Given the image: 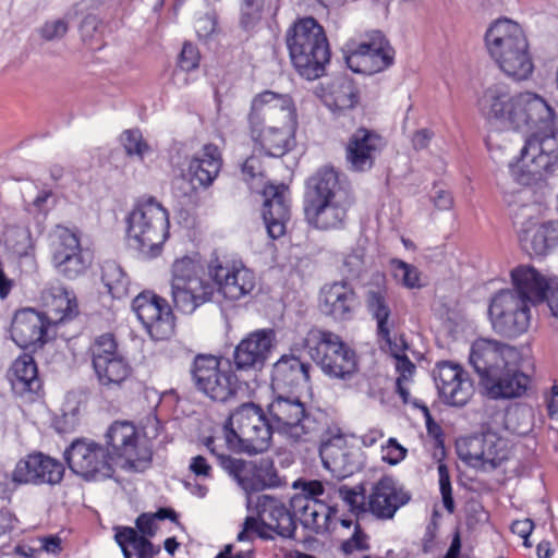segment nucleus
<instances>
[{"label": "nucleus", "mask_w": 558, "mask_h": 558, "mask_svg": "<svg viewBox=\"0 0 558 558\" xmlns=\"http://www.w3.org/2000/svg\"><path fill=\"white\" fill-rule=\"evenodd\" d=\"M272 329H257L248 333L234 349L233 360L236 369L262 368L275 345Z\"/></svg>", "instance_id": "7c9ffc66"}, {"label": "nucleus", "mask_w": 558, "mask_h": 558, "mask_svg": "<svg viewBox=\"0 0 558 558\" xmlns=\"http://www.w3.org/2000/svg\"><path fill=\"white\" fill-rule=\"evenodd\" d=\"M434 380L442 401L449 405L466 404L473 393V384L469 374L452 362H439L434 372Z\"/></svg>", "instance_id": "a878e982"}, {"label": "nucleus", "mask_w": 558, "mask_h": 558, "mask_svg": "<svg viewBox=\"0 0 558 558\" xmlns=\"http://www.w3.org/2000/svg\"><path fill=\"white\" fill-rule=\"evenodd\" d=\"M201 274L203 264L198 253L177 259V310L183 314H192L214 294V284Z\"/></svg>", "instance_id": "ddd939ff"}, {"label": "nucleus", "mask_w": 558, "mask_h": 558, "mask_svg": "<svg viewBox=\"0 0 558 558\" xmlns=\"http://www.w3.org/2000/svg\"><path fill=\"white\" fill-rule=\"evenodd\" d=\"M126 235L133 247L147 257L161 253L169 238V213L154 197L143 196L136 199L125 218Z\"/></svg>", "instance_id": "0eeeda50"}, {"label": "nucleus", "mask_w": 558, "mask_h": 558, "mask_svg": "<svg viewBox=\"0 0 558 558\" xmlns=\"http://www.w3.org/2000/svg\"><path fill=\"white\" fill-rule=\"evenodd\" d=\"M459 454L462 460L473 468L493 471L510 460L511 448L505 438L488 432L469 438L464 448L459 447Z\"/></svg>", "instance_id": "412c9836"}, {"label": "nucleus", "mask_w": 558, "mask_h": 558, "mask_svg": "<svg viewBox=\"0 0 558 558\" xmlns=\"http://www.w3.org/2000/svg\"><path fill=\"white\" fill-rule=\"evenodd\" d=\"M391 268L395 279L400 281L408 289H415L421 287L420 271L411 264L401 259H392Z\"/></svg>", "instance_id": "5fc2aeb1"}, {"label": "nucleus", "mask_w": 558, "mask_h": 558, "mask_svg": "<svg viewBox=\"0 0 558 558\" xmlns=\"http://www.w3.org/2000/svg\"><path fill=\"white\" fill-rule=\"evenodd\" d=\"M162 429L155 410L149 409L140 427L126 420L112 422L104 434L107 452L113 465L124 470L144 471L151 462L150 440Z\"/></svg>", "instance_id": "7ed1b4c3"}, {"label": "nucleus", "mask_w": 558, "mask_h": 558, "mask_svg": "<svg viewBox=\"0 0 558 558\" xmlns=\"http://www.w3.org/2000/svg\"><path fill=\"white\" fill-rule=\"evenodd\" d=\"M48 250L54 270L66 279H76L88 268L77 230L54 226L48 234Z\"/></svg>", "instance_id": "4468645a"}, {"label": "nucleus", "mask_w": 558, "mask_h": 558, "mask_svg": "<svg viewBox=\"0 0 558 558\" xmlns=\"http://www.w3.org/2000/svg\"><path fill=\"white\" fill-rule=\"evenodd\" d=\"M166 520L174 522V510L172 508H159L156 512H144L136 518L135 530L146 537H153Z\"/></svg>", "instance_id": "603ef678"}, {"label": "nucleus", "mask_w": 558, "mask_h": 558, "mask_svg": "<svg viewBox=\"0 0 558 558\" xmlns=\"http://www.w3.org/2000/svg\"><path fill=\"white\" fill-rule=\"evenodd\" d=\"M353 203L351 189L340 177H308L305 181L304 218L314 229H342Z\"/></svg>", "instance_id": "20e7f679"}, {"label": "nucleus", "mask_w": 558, "mask_h": 558, "mask_svg": "<svg viewBox=\"0 0 558 558\" xmlns=\"http://www.w3.org/2000/svg\"><path fill=\"white\" fill-rule=\"evenodd\" d=\"M114 538L124 558H154L160 550L159 547H154L148 537L131 526L117 527Z\"/></svg>", "instance_id": "a18cd8bd"}, {"label": "nucleus", "mask_w": 558, "mask_h": 558, "mask_svg": "<svg viewBox=\"0 0 558 558\" xmlns=\"http://www.w3.org/2000/svg\"><path fill=\"white\" fill-rule=\"evenodd\" d=\"M359 305V299L347 280L325 286L322 290V312L336 320H349Z\"/></svg>", "instance_id": "f704fd0d"}, {"label": "nucleus", "mask_w": 558, "mask_h": 558, "mask_svg": "<svg viewBox=\"0 0 558 558\" xmlns=\"http://www.w3.org/2000/svg\"><path fill=\"white\" fill-rule=\"evenodd\" d=\"M87 354L100 387L108 390L122 389L133 377V368L113 333L97 336L90 342Z\"/></svg>", "instance_id": "9d476101"}, {"label": "nucleus", "mask_w": 558, "mask_h": 558, "mask_svg": "<svg viewBox=\"0 0 558 558\" xmlns=\"http://www.w3.org/2000/svg\"><path fill=\"white\" fill-rule=\"evenodd\" d=\"M393 58V48L380 32L375 31L368 41L361 43L345 57V62L353 72L372 74L389 68Z\"/></svg>", "instance_id": "5701e85b"}, {"label": "nucleus", "mask_w": 558, "mask_h": 558, "mask_svg": "<svg viewBox=\"0 0 558 558\" xmlns=\"http://www.w3.org/2000/svg\"><path fill=\"white\" fill-rule=\"evenodd\" d=\"M256 514L263 524L282 538H293L296 524L286 504L270 495H260L255 504Z\"/></svg>", "instance_id": "72a5a7b5"}, {"label": "nucleus", "mask_w": 558, "mask_h": 558, "mask_svg": "<svg viewBox=\"0 0 558 558\" xmlns=\"http://www.w3.org/2000/svg\"><path fill=\"white\" fill-rule=\"evenodd\" d=\"M291 62L308 81L322 77L330 61V48L324 28L314 17L296 21L286 35Z\"/></svg>", "instance_id": "39448f33"}, {"label": "nucleus", "mask_w": 558, "mask_h": 558, "mask_svg": "<svg viewBox=\"0 0 558 558\" xmlns=\"http://www.w3.org/2000/svg\"><path fill=\"white\" fill-rule=\"evenodd\" d=\"M512 99L509 87L506 84L496 83L483 90L477 99V108L488 123L506 126Z\"/></svg>", "instance_id": "58836bf2"}, {"label": "nucleus", "mask_w": 558, "mask_h": 558, "mask_svg": "<svg viewBox=\"0 0 558 558\" xmlns=\"http://www.w3.org/2000/svg\"><path fill=\"white\" fill-rule=\"evenodd\" d=\"M222 470L246 493L258 492L279 484L277 472L271 462L257 465L243 459L222 460Z\"/></svg>", "instance_id": "bb28decb"}, {"label": "nucleus", "mask_w": 558, "mask_h": 558, "mask_svg": "<svg viewBox=\"0 0 558 558\" xmlns=\"http://www.w3.org/2000/svg\"><path fill=\"white\" fill-rule=\"evenodd\" d=\"M114 538L124 558H154L160 550L159 547H154L148 537L131 526L117 527Z\"/></svg>", "instance_id": "49530a36"}, {"label": "nucleus", "mask_w": 558, "mask_h": 558, "mask_svg": "<svg viewBox=\"0 0 558 558\" xmlns=\"http://www.w3.org/2000/svg\"><path fill=\"white\" fill-rule=\"evenodd\" d=\"M369 265L365 250L359 246L344 256L341 271L347 279L357 280L368 270Z\"/></svg>", "instance_id": "864d4df0"}, {"label": "nucleus", "mask_w": 558, "mask_h": 558, "mask_svg": "<svg viewBox=\"0 0 558 558\" xmlns=\"http://www.w3.org/2000/svg\"><path fill=\"white\" fill-rule=\"evenodd\" d=\"M505 128L517 131L532 132L521 149V161L531 154L534 169L521 170V174H541L549 171V155L545 154L542 144L556 133L555 112L544 98L537 94L525 92L513 96L508 111Z\"/></svg>", "instance_id": "f03ea898"}, {"label": "nucleus", "mask_w": 558, "mask_h": 558, "mask_svg": "<svg viewBox=\"0 0 558 558\" xmlns=\"http://www.w3.org/2000/svg\"><path fill=\"white\" fill-rule=\"evenodd\" d=\"M489 54L509 76L521 81L533 72L529 44L520 25L508 19L497 20L486 32Z\"/></svg>", "instance_id": "423d86ee"}, {"label": "nucleus", "mask_w": 558, "mask_h": 558, "mask_svg": "<svg viewBox=\"0 0 558 558\" xmlns=\"http://www.w3.org/2000/svg\"><path fill=\"white\" fill-rule=\"evenodd\" d=\"M132 310L151 339H171L174 333V314L166 299L151 291H143L133 299Z\"/></svg>", "instance_id": "aec40b11"}, {"label": "nucleus", "mask_w": 558, "mask_h": 558, "mask_svg": "<svg viewBox=\"0 0 558 558\" xmlns=\"http://www.w3.org/2000/svg\"><path fill=\"white\" fill-rule=\"evenodd\" d=\"M264 0H243L240 24L242 28H252L260 19Z\"/></svg>", "instance_id": "13d9d810"}, {"label": "nucleus", "mask_w": 558, "mask_h": 558, "mask_svg": "<svg viewBox=\"0 0 558 558\" xmlns=\"http://www.w3.org/2000/svg\"><path fill=\"white\" fill-rule=\"evenodd\" d=\"M270 420L277 433L294 441H307L322 430L320 423L306 412L296 397L278 396L268 405Z\"/></svg>", "instance_id": "f8f14e48"}, {"label": "nucleus", "mask_w": 558, "mask_h": 558, "mask_svg": "<svg viewBox=\"0 0 558 558\" xmlns=\"http://www.w3.org/2000/svg\"><path fill=\"white\" fill-rule=\"evenodd\" d=\"M338 493L341 499L349 506L352 513L360 515L361 513L364 514L368 511L364 493L357 492L348 486L339 487Z\"/></svg>", "instance_id": "4d7b16f0"}, {"label": "nucleus", "mask_w": 558, "mask_h": 558, "mask_svg": "<svg viewBox=\"0 0 558 558\" xmlns=\"http://www.w3.org/2000/svg\"><path fill=\"white\" fill-rule=\"evenodd\" d=\"M229 364L215 355L199 354L194 359L191 374L195 387L206 397L217 402L232 400L240 389V381Z\"/></svg>", "instance_id": "9b49d317"}, {"label": "nucleus", "mask_w": 558, "mask_h": 558, "mask_svg": "<svg viewBox=\"0 0 558 558\" xmlns=\"http://www.w3.org/2000/svg\"><path fill=\"white\" fill-rule=\"evenodd\" d=\"M222 163L219 148L214 144H207L203 147L199 155L193 157L189 171L191 174H198V172L203 174H219Z\"/></svg>", "instance_id": "8fccbe9b"}, {"label": "nucleus", "mask_w": 558, "mask_h": 558, "mask_svg": "<svg viewBox=\"0 0 558 558\" xmlns=\"http://www.w3.org/2000/svg\"><path fill=\"white\" fill-rule=\"evenodd\" d=\"M223 432L231 451L254 456L269 449L276 429L259 405L246 402L231 412Z\"/></svg>", "instance_id": "6e6552de"}, {"label": "nucleus", "mask_w": 558, "mask_h": 558, "mask_svg": "<svg viewBox=\"0 0 558 558\" xmlns=\"http://www.w3.org/2000/svg\"><path fill=\"white\" fill-rule=\"evenodd\" d=\"M521 355L513 365L501 367L480 383L485 395L494 400L519 398L525 393L530 378L521 371Z\"/></svg>", "instance_id": "c756f323"}, {"label": "nucleus", "mask_w": 558, "mask_h": 558, "mask_svg": "<svg viewBox=\"0 0 558 558\" xmlns=\"http://www.w3.org/2000/svg\"><path fill=\"white\" fill-rule=\"evenodd\" d=\"M66 32L68 23L63 19L48 21L39 28L41 38L47 41L60 39Z\"/></svg>", "instance_id": "052dcab7"}, {"label": "nucleus", "mask_w": 558, "mask_h": 558, "mask_svg": "<svg viewBox=\"0 0 558 558\" xmlns=\"http://www.w3.org/2000/svg\"><path fill=\"white\" fill-rule=\"evenodd\" d=\"M530 216L514 220L520 225L518 231L521 247L530 255H545L558 245V221L538 223Z\"/></svg>", "instance_id": "2f4dec72"}, {"label": "nucleus", "mask_w": 558, "mask_h": 558, "mask_svg": "<svg viewBox=\"0 0 558 558\" xmlns=\"http://www.w3.org/2000/svg\"><path fill=\"white\" fill-rule=\"evenodd\" d=\"M513 289H506L509 292L518 293L531 305L542 303L547 298L554 277L545 278L534 267L520 265L511 271Z\"/></svg>", "instance_id": "c9c22d12"}, {"label": "nucleus", "mask_w": 558, "mask_h": 558, "mask_svg": "<svg viewBox=\"0 0 558 558\" xmlns=\"http://www.w3.org/2000/svg\"><path fill=\"white\" fill-rule=\"evenodd\" d=\"M7 378L16 395H38L43 389V380L38 374V366L29 353L20 354L8 369Z\"/></svg>", "instance_id": "ea45409f"}, {"label": "nucleus", "mask_w": 558, "mask_h": 558, "mask_svg": "<svg viewBox=\"0 0 558 558\" xmlns=\"http://www.w3.org/2000/svg\"><path fill=\"white\" fill-rule=\"evenodd\" d=\"M251 133L270 156L284 155L294 144L296 108L288 94L264 90L256 95L248 113Z\"/></svg>", "instance_id": "f257e3e1"}, {"label": "nucleus", "mask_w": 558, "mask_h": 558, "mask_svg": "<svg viewBox=\"0 0 558 558\" xmlns=\"http://www.w3.org/2000/svg\"><path fill=\"white\" fill-rule=\"evenodd\" d=\"M102 27V22L98 16L94 14L86 15L80 27L83 40L92 43L94 39H97L98 35L101 34Z\"/></svg>", "instance_id": "e2e57ef3"}, {"label": "nucleus", "mask_w": 558, "mask_h": 558, "mask_svg": "<svg viewBox=\"0 0 558 558\" xmlns=\"http://www.w3.org/2000/svg\"><path fill=\"white\" fill-rule=\"evenodd\" d=\"M44 312L50 325L72 320L78 315L76 296L63 286H50L41 294Z\"/></svg>", "instance_id": "4c0bfd02"}, {"label": "nucleus", "mask_w": 558, "mask_h": 558, "mask_svg": "<svg viewBox=\"0 0 558 558\" xmlns=\"http://www.w3.org/2000/svg\"><path fill=\"white\" fill-rule=\"evenodd\" d=\"M217 177H177V187H179L184 196L189 191H196L197 186L208 189Z\"/></svg>", "instance_id": "680f3d73"}, {"label": "nucleus", "mask_w": 558, "mask_h": 558, "mask_svg": "<svg viewBox=\"0 0 558 558\" xmlns=\"http://www.w3.org/2000/svg\"><path fill=\"white\" fill-rule=\"evenodd\" d=\"M499 183L505 202L509 206L519 205L520 209L514 214V219L530 216L531 213L538 211V199H532L534 191L532 187V177H502Z\"/></svg>", "instance_id": "a19ab883"}, {"label": "nucleus", "mask_w": 558, "mask_h": 558, "mask_svg": "<svg viewBox=\"0 0 558 558\" xmlns=\"http://www.w3.org/2000/svg\"><path fill=\"white\" fill-rule=\"evenodd\" d=\"M199 58L197 48L191 43H185L179 58L181 69L184 71L196 69L199 63Z\"/></svg>", "instance_id": "774afa93"}, {"label": "nucleus", "mask_w": 558, "mask_h": 558, "mask_svg": "<svg viewBox=\"0 0 558 558\" xmlns=\"http://www.w3.org/2000/svg\"><path fill=\"white\" fill-rule=\"evenodd\" d=\"M119 141L124 148L125 154L131 158H136L143 161L145 157L153 154L151 146L147 143L142 131L137 128L124 130L121 133Z\"/></svg>", "instance_id": "3c124183"}, {"label": "nucleus", "mask_w": 558, "mask_h": 558, "mask_svg": "<svg viewBox=\"0 0 558 558\" xmlns=\"http://www.w3.org/2000/svg\"><path fill=\"white\" fill-rule=\"evenodd\" d=\"M381 458L385 462L396 465L407 456V449L402 447L397 439L389 438L386 446L381 448Z\"/></svg>", "instance_id": "69168bd1"}, {"label": "nucleus", "mask_w": 558, "mask_h": 558, "mask_svg": "<svg viewBox=\"0 0 558 558\" xmlns=\"http://www.w3.org/2000/svg\"><path fill=\"white\" fill-rule=\"evenodd\" d=\"M294 514L300 515L304 527L320 533L328 529L329 520L336 514V509L317 499L305 496H293L290 500Z\"/></svg>", "instance_id": "79ce46f5"}, {"label": "nucleus", "mask_w": 558, "mask_h": 558, "mask_svg": "<svg viewBox=\"0 0 558 558\" xmlns=\"http://www.w3.org/2000/svg\"><path fill=\"white\" fill-rule=\"evenodd\" d=\"M364 301L368 314L376 322V336L380 349L399 352L405 339L403 335H397L395 331L396 320L387 300L384 275H374V282L365 287Z\"/></svg>", "instance_id": "dca6fc26"}, {"label": "nucleus", "mask_w": 558, "mask_h": 558, "mask_svg": "<svg viewBox=\"0 0 558 558\" xmlns=\"http://www.w3.org/2000/svg\"><path fill=\"white\" fill-rule=\"evenodd\" d=\"M410 499L409 492L393 476L385 475L372 486L367 509L377 519L389 520Z\"/></svg>", "instance_id": "cd10ccee"}, {"label": "nucleus", "mask_w": 558, "mask_h": 558, "mask_svg": "<svg viewBox=\"0 0 558 558\" xmlns=\"http://www.w3.org/2000/svg\"><path fill=\"white\" fill-rule=\"evenodd\" d=\"M319 456L324 468L338 478L352 475L363 464L361 450L350 446L339 430L322 439Z\"/></svg>", "instance_id": "4be33fe9"}, {"label": "nucleus", "mask_w": 558, "mask_h": 558, "mask_svg": "<svg viewBox=\"0 0 558 558\" xmlns=\"http://www.w3.org/2000/svg\"><path fill=\"white\" fill-rule=\"evenodd\" d=\"M439 477V490L442 498L445 509L452 513L454 511V501L452 497V487L448 468L445 463H439L437 466Z\"/></svg>", "instance_id": "bf43d9fd"}, {"label": "nucleus", "mask_w": 558, "mask_h": 558, "mask_svg": "<svg viewBox=\"0 0 558 558\" xmlns=\"http://www.w3.org/2000/svg\"><path fill=\"white\" fill-rule=\"evenodd\" d=\"M16 522L17 518L13 512L0 510V548L10 542Z\"/></svg>", "instance_id": "338daca9"}, {"label": "nucleus", "mask_w": 558, "mask_h": 558, "mask_svg": "<svg viewBox=\"0 0 558 558\" xmlns=\"http://www.w3.org/2000/svg\"><path fill=\"white\" fill-rule=\"evenodd\" d=\"M262 216L268 235L276 240L284 235L291 218V197L288 185L267 183L264 185Z\"/></svg>", "instance_id": "393cba45"}, {"label": "nucleus", "mask_w": 558, "mask_h": 558, "mask_svg": "<svg viewBox=\"0 0 558 558\" xmlns=\"http://www.w3.org/2000/svg\"><path fill=\"white\" fill-rule=\"evenodd\" d=\"M519 355V351L509 344L482 338L472 344L469 361L482 383L508 363L513 365Z\"/></svg>", "instance_id": "b1692460"}, {"label": "nucleus", "mask_w": 558, "mask_h": 558, "mask_svg": "<svg viewBox=\"0 0 558 558\" xmlns=\"http://www.w3.org/2000/svg\"><path fill=\"white\" fill-rule=\"evenodd\" d=\"M49 326L51 325L40 312L23 308L14 314L10 329L11 338L20 348H32L34 353L48 341Z\"/></svg>", "instance_id": "c85d7f7f"}, {"label": "nucleus", "mask_w": 558, "mask_h": 558, "mask_svg": "<svg viewBox=\"0 0 558 558\" xmlns=\"http://www.w3.org/2000/svg\"><path fill=\"white\" fill-rule=\"evenodd\" d=\"M383 137L366 128L357 129L349 138L345 148L347 162L355 172H366L372 169L376 155L383 149Z\"/></svg>", "instance_id": "473e14b6"}, {"label": "nucleus", "mask_w": 558, "mask_h": 558, "mask_svg": "<svg viewBox=\"0 0 558 558\" xmlns=\"http://www.w3.org/2000/svg\"><path fill=\"white\" fill-rule=\"evenodd\" d=\"M409 345L407 341L403 342V345L400 348V351L387 350L392 357L396 360V369L399 373V376L396 380V389L403 403H410V391L407 387V384L411 380L414 372L415 365L411 362V360L407 356L405 351Z\"/></svg>", "instance_id": "09e8293b"}, {"label": "nucleus", "mask_w": 558, "mask_h": 558, "mask_svg": "<svg viewBox=\"0 0 558 558\" xmlns=\"http://www.w3.org/2000/svg\"><path fill=\"white\" fill-rule=\"evenodd\" d=\"M204 445L209 450L213 457H215L218 465L222 469V460L234 459L227 451H231L225 442V436L221 437H208L205 439Z\"/></svg>", "instance_id": "0e129e2a"}, {"label": "nucleus", "mask_w": 558, "mask_h": 558, "mask_svg": "<svg viewBox=\"0 0 558 558\" xmlns=\"http://www.w3.org/2000/svg\"><path fill=\"white\" fill-rule=\"evenodd\" d=\"M114 538L124 558H154L160 550L159 547H154L148 537L131 526L117 527Z\"/></svg>", "instance_id": "c03bdc74"}, {"label": "nucleus", "mask_w": 558, "mask_h": 558, "mask_svg": "<svg viewBox=\"0 0 558 558\" xmlns=\"http://www.w3.org/2000/svg\"><path fill=\"white\" fill-rule=\"evenodd\" d=\"M64 472V465L58 459L43 452L29 453L16 462L3 493L10 500L12 493L21 485H57L63 480Z\"/></svg>", "instance_id": "a211bd4d"}, {"label": "nucleus", "mask_w": 558, "mask_h": 558, "mask_svg": "<svg viewBox=\"0 0 558 558\" xmlns=\"http://www.w3.org/2000/svg\"><path fill=\"white\" fill-rule=\"evenodd\" d=\"M101 281L113 299H123L130 293V279L120 265L107 262L101 268Z\"/></svg>", "instance_id": "de8ad7c7"}, {"label": "nucleus", "mask_w": 558, "mask_h": 558, "mask_svg": "<svg viewBox=\"0 0 558 558\" xmlns=\"http://www.w3.org/2000/svg\"><path fill=\"white\" fill-rule=\"evenodd\" d=\"M69 469L85 480H107L116 472L105 445L87 438H77L64 451Z\"/></svg>", "instance_id": "f3484780"}, {"label": "nucleus", "mask_w": 558, "mask_h": 558, "mask_svg": "<svg viewBox=\"0 0 558 558\" xmlns=\"http://www.w3.org/2000/svg\"><path fill=\"white\" fill-rule=\"evenodd\" d=\"M531 304L518 293L501 290L490 300L488 316L493 329L500 336L517 338L527 331Z\"/></svg>", "instance_id": "2eb2a0df"}, {"label": "nucleus", "mask_w": 558, "mask_h": 558, "mask_svg": "<svg viewBox=\"0 0 558 558\" xmlns=\"http://www.w3.org/2000/svg\"><path fill=\"white\" fill-rule=\"evenodd\" d=\"M256 533L263 539H274V531L269 530L268 526L259 521L258 517H247L243 522V529L238 534L236 539L239 542L251 541V534Z\"/></svg>", "instance_id": "6e6d98bb"}, {"label": "nucleus", "mask_w": 558, "mask_h": 558, "mask_svg": "<svg viewBox=\"0 0 558 558\" xmlns=\"http://www.w3.org/2000/svg\"><path fill=\"white\" fill-rule=\"evenodd\" d=\"M303 347L322 372L333 379L348 380L357 371L356 354L337 333L310 330Z\"/></svg>", "instance_id": "1a4fd4ad"}, {"label": "nucleus", "mask_w": 558, "mask_h": 558, "mask_svg": "<svg viewBox=\"0 0 558 558\" xmlns=\"http://www.w3.org/2000/svg\"><path fill=\"white\" fill-rule=\"evenodd\" d=\"M311 364L294 353L283 354L272 366L271 384L276 389H300L310 384Z\"/></svg>", "instance_id": "e433bc0d"}, {"label": "nucleus", "mask_w": 558, "mask_h": 558, "mask_svg": "<svg viewBox=\"0 0 558 558\" xmlns=\"http://www.w3.org/2000/svg\"><path fill=\"white\" fill-rule=\"evenodd\" d=\"M324 104L333 112L344 113L352 110L360 100L359 90L354 82L345 76L338 75L331 80L323 96Z\"/></svg>", "instance_id": "37998d69"}, {"label": "nucleus", "mask_w": 558, "mask_h": 558, "mask_svg": "<svg viewBox=\"0 0 558 558\" xmlns=\"http://www.w3.org/2000/svg\"><path fill=\"white\" fill-rule=\"evenodd\" d=\"M208 275L217 292L231 302L251 295L257 284L255 272L240 260H222L216 257L208 264Z\"/></svg>", "instance_id": "6ab92c4d"}]
</instances>
